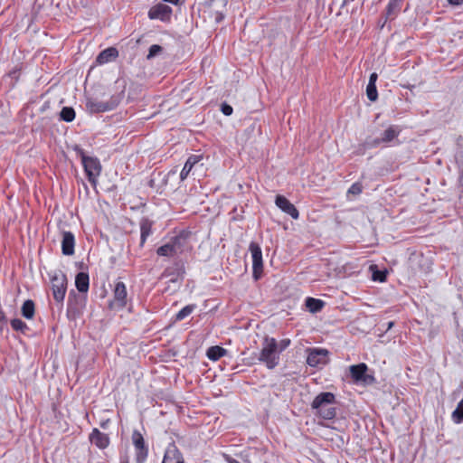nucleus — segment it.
I'll return each mask as SVG.
<instances>
[{"label": "nucleus", "instance_id": "a19ab883", "mask_svg": "<svg viewBox=\"0 0 463 463\" xmlns=\"http://www.w3.org/2000/svg\"><path fill=\"white\" fill-rule=\"evenodd\" d=\"M448 2L452 5H458L463 3V0H448Z\"/></svg>", "mask_w": 463, "mask_h": 463}, {"label": "nucleus", "instance_id": "58836bf2", "mask_svg": "<svg viewBox=\"0 0 463 463\" xmlns=\"http://www.w3.org/2000/svg\"><path fill=\"white\" fill-rule=\"evenodd\" d=\"M362 192L361 185L359 184H354L349 188L348 193L353 194H359Z\"/></svg>", "mask_w": 463, "mask_h": 463}, {"label": "nucleus", "instance_id": "393cba45", "mask_svg": "<svg viewBox=\"0 0 463 463\" xmlns=\"http://www.w3.org/2000/svg\"><path fill=\"white\" fill-rule=\"evenodd\" d=\"M152 222L147 219H143L140 222V246H143L146 238L151 234Z\"/></svg>", "mask_w": 463, "mask_h": 463}, {"label": "nucleus", "instance_id": "412c9836", "mask_svg": "<svg viewBox=\"0 0 463 463\" xmlns=\"http://www.w3.org/2000/svg\"><path fill=\"white\" fill-rule=\"evenodd\" d=\"M400 133V129L396 126H390L382 134V137L380 139H375L373 141V145H379L380 143H388L392 141L395 137H398Z\"/></svg>", "mask_w": 463, "mask_h": 463}, {"label": "nucleus", "instance_id": "ea45409f", "mask_svg": "<svg viewBox=\"0 0 463 463\" xmlns=\"http://www.w3.org/2000/svg\"><path fill=\"white\" fill-rule=\"evenodd\" d=\"M377 73L373 72L370 75V78H369V82L368 84H373V85H375V82L377 80Z\"/></svg>", "mask_w": 463, "mask_h": 463}, {"label": "nucleus", "instance_id": "f8f14e48", "mask_svg": "<svg viewBox=\"0 0 463 463\" xmlns=\"http://www.w3.org/2000/svg\"><path fill=\"white\" fill-rule=\"evenodd\" d=\"M132 441L137 450V461L141 463L147 456V448L145 445L142 434L137 430H134L132 434Z\"/></svg>", "mask_w": 463, "mask_h": 463}, {"label": "nucleus", "instance_id": "79ce46f5", "mask_svg": "<svg viewBox=\"0 0 463 463\" xmlns=\"http://www.w3.org/2000/svg\"><path fill=\"white\" fill-rule=\"evenodd\" d=\"M456 142H457V145H458V146H463V137H462V136H458V137H457Z\"/></svg>", "mask_w": 463, "mask_h": 463}, {"label": "nucleus", "instance_id": "5701e85b", "mask_svg": "<svg viewBox=\"0 0 463 463\" xmlns=\"http://www.w3.org/2000/svg\"><path fill=\"white\" fill-rule=\"evenodd\" d=\"M366 370L367 366L365 364L350 366L351 376L356 382L364 380Z\"/></svg>", "mask_w": 463, "mask_h": 463}, {"label": "nucleus", "instance_id": "de8ad7c7", "mask_svg": "<svg viewBox=\"0 0 463 463\" xmlns=\"http://www.w3.org/2000/svg\"><path fill=\"white\" fill-rule=\"evenodd\" d=\"M170 290V285L167 286V288H165V291H169Z\"/></svg>", "mask_w": 463, "mask_h": 463}, {"label": "nucleus", "instance_id": "9d476101", "mask_svg": "<svg viewBox=\"0 0 463 463\" xmlns=\"http://www.w3.org/2000/svg\"><path fill=\"white\" fill-rule=\"evenodd\" d=\"M190 236V232L183 231L178 235L170 240L176 256L191 249V245L189 243Z\"/></svg>", "mask_w": 463, "mask_h": 463}, {"label": "nucleus", "instance_id": "c756f323", "mask_svg": "<svg viewBox=\"0 0 463 463\" xmlns=\"http://www.w3.org/2000/svg\"><path fill=\"white\" fill-rule=\"evenodd\" d=\"M195 308V305H187L183 307L175 316V319L181 321L188 317Z\"/></svg>", "mask_w": 463, "mask_h": 463}, {"label": "nucleus", "instance_id": "f3484780", "mask_svg": "<svg viewBox=\"0 0 463 463\" xmlns=\"http://www.w3.org/2000/svg\"><path fill=\"white\" fill-rule=\"evenodd\" d=\"M75 239L71 232L62 233L61 250L64 255H72L74 253Z\"/></svg>", "mask_w": 463, "mask_h": 463}, {"label": "nucleus", "instance_id": "dca6fc26", "mask_svg": "<svg viewBox=\"0 0 463 463\" xmlns=\"http://www.w3.org/2000/svg\"><path fill=\"white\" fill-rule=\"evenodd\" d=\"M90 440L99 449H106L109 445V438L107 434L100 432L98 429H93L90 434Z\"/></svg>", "mask_w": 463, "mask_h": 463}, {"label": "nucleus", "instance_id": "b1692460", "mask_svg": "<svg viewBox=\"0 0 463 463\" xmlns=\"http://www.w3.org/2000/svg\"><path fill=\"white\" fill-rule=\"evenodd\" d=\"M227 354V350L222 346L214 345L207 349L206 355L212 361H217Z\"/></svg>", "mask_w": 463, "mask_h": 463}, {"label": "nucleus", "instance_id": "1a4fd4ad", "mask_svg": "<svg viewBox=\"0 0 463 463\" xmlns=\"http://www.w3.org/2000/svg\"><path fill=\"white\" fill-rule=\"evenodd\" d=\"M190 236V232L183 231L178 235L170 240L176 256L191 249V245L189 243Z\"/></svg>", "mask_w": 463, "mask_h": 463}, {"label": "nucleus", "instance_id": "f257e3e1", "mask_svg": "<svg viewBox=\"0 0 463 463\" xmlns=\"http://www.w3.org/2000/svg\"><path fill=\"white\" fill-rule=\"evenodd\" d=\"M116 87L120 90L117 95H113L109 101H99L97 99L88 98L86 100V109L90 113L106 112L115 109L120 100L124 98L126 90V80L124 79H118L115 81Z\"/></svg>", "mask_w": 463, "mask_h": 463}, {"label": "nucleus", "instance_id": "20e7f679", "mask_svg": "<svg viewBox=\"0 0 463 463\" xmlns=\"http://www.w3.org/2000/svg\"><path fill=\"white\" fill-rule=\"evenodd\" d=\"M67 278L66 275L61 271L56 270L51 276V289L52 292V296L54 300L62 306L66 290H67Z\"/></svg>", "mask_w": 463, "mask_h": 463}, {"label": "nucleus", "instance_id": "c85d7f7f", "mask_svg": "<svg viewBox=\"0 0 463 463\" xmlns=\"http://www.w3.org/2000/svg\"><path fill=\"white\" fill-rule=\"evenodd\" d=\"M60 117L65 122H71L75 118V111L71 107H63Z\"/></svg>", "mask_w": 463, "mask_h": 463}, {"label": "nucleus", "instance_id": "7c9ffc66", "mask_svg": "<svg viewBox=\"0 0 463 463\" xmlns=\"http://www.w3.org/2000/svg\"><path fill=\"white\" fill-rule=\"evenodd\" d=\"M401 2L402 0H390L386 9L388 17L395 14L400 9Z\"/></svg>", "mask_w": 463, "mask_h": 463}, {"label": "nucleus", "instance_id": "4be33fe9", "mask_svg": "<svg viewBox=\"0 0 463 463\" xmlns=\"http://www.w3.org/2000/svg\"><path fill=\"white\" fill-rule=\"evenodd\" d=\"M89 281V275L87 273H78L75 278V285L77 289L81 293L87 292L90 285Z\"/></svg>", "mask_w": 463, "mask_h": 463}, {"label": "nucleus", "instance_id": "39448f33", "mask_svg": "<svg viewBox=\"0 0 463 463\" xmlns=\"http://www.w3.org/2000/svg\"><path fill=\"white\" fill-rule=\"evenodd\" d=\"M82 165L88 180L93 185L97 184V178L100 175L101 165L97 158L82 156Z\"/></svg>", "mask_w": 463, "mask_h": 463}, {"label": "nucleus", "instance_id": "72a5a7b5", "mask_svg": "<svg viewBox=\"0 0 463 463\" xmlns=\"http://www.w3.org/2000/svg\"><path fill=\"white\" fill-rule=\"evenodd\" d=\"M11 326L13 329L21 332H24L28 328L27 325L23 320L18 318L11 320Z\"/></svg>", "mask_w": 463, "mask_h": 463}, {"label": "nucleus", "instance_id": "c9c22d12", "mask_svg": "<svg viewBox=\"0 0 463 463\" xmlns=\"http://www.w3.org/2000/svg\"><path fill=\"white\" fill-rule=\"evenodd\" d=\"M162 52V47L158 44H153L150 46L148 50V54L146 56V59L150 60L156 55H158Z\"/></svg>", "mask_w": 463, "mask_h": 463}, {"label": "nucleus", "instance_id": "f704fd0d", "mask_svg": "<svg viewBox=\"0 0 463 463\" xmlns=\"http://www.w3.org/2000/svg\"><path fill=\"white\" fill-rule=\"evenodd\" d=\"M366 95L371 101H375L378 98L376 85L368 84L366 87Z\"/></svg>", "mask_w": 463, "mask_h": 463}, {"label": "nucleus", "instance_id": "a211bd4d", "mask_svg": "<svg viewBox=\"0 0 463 463\" xmlns=\"http://www.w3.org/2000/svg\"><path fill=\"white\" fill-rule=\"evenodd\" d=\"M163 463H184L182 454L176 449L175 445H171L167 448Z\"/></svg>", "mask_w": 463, "mask_h": 463}, {"label": "nucleus", "instance_id": "2f4dec72", "mask_svg": "<svg viewBox=\"0 0 463 463\" xmlns=\"http://www.w3.org/2000/svg\"><path fill=\"white\" fill-rule=\"evenodd\" d=\"M370 269L373 270L372 278L374 281H380V282L385 281V279H386V272L385 271L378 270L376 269L375 265H372L370 267Z\"/></svg>", "mask_w": 463, "mask_h": 463}, {"label": "nucleus", "instance_id": "8fccbe9b", "mask_svg": "<svg viewBox=\"0 0 463 463\" xmlns=\"http://www.w3.org/2000/svg\"><path fill=\"white\" fill-rule=\"evenodd\" d=\"M232 463H239V462H238V461H236V460H234V461H233V462H232Z\"/></svg>", "mask_w": 463, "mask_h": 463}, {"label": "nucleus", "instance_id": "aec40b11", "mask_svg": "<svg viewBox=\"0 0 463 463\" xmlns=\"http://www.w3.org/2000/svg\"><path fill=\"white\" fill-rule=\"evenodd\" d=\"M203 159L202 155H192L188 157L186 160L181 173H180V179L184 181L187 178L189 173L193 169V167L199 163Z\"/></svg>", "mask_w": 463, "mask_h": 463}, {"label": "nucleus", "instance_id": "2eb2a0df", "mask_svg": "<svg viewBox=\"0 0 463 463\" xmlns=\"http://www.w3.org/2000/svg\"><path fill=\"white\" fill-rule=\"evenodd\" d=\"M276 205L284 213L290 215L293 219H298L299 213L293 203H291L286 197L278 195L276 197Z\"/></svg>", "mask_w": 463, "mask_h": 463}, {"label": "nucleus", "instance_id": "7ed1b4c3", "mask_svg": "<svg viewBox=\"0 0 463 463\" xmlns=\"http://www.w3.org/2000/svg\"><path fill=\"white\" fill-rule=\"evenodd\" d=\"M259 361L265 364L269 369H273L279 364V355L278 352V342L275 338L268 336L264 338L259 355Z\"/></svg>", "mask_w": 463, "mask_h": 463}, {"label": "nucleus", "instance_id": "37998d69", "mask_svg": "<svg viewBox=\"0 0 463 463\" xmlns=\"http://www.w3.org/2000/svg\"><path fill=\"white\" fill-rule=\"evenodd\" d=\"M164 1L174 4V5H177L179 3V0H164Z\"/></svg>", "mask_w": 463, "mask_h": 463}, {"label": "nucleus", "instance_id": "e433bc0d", "mask_svg": "<svg viewBox=\"0 0 463 463\" xmlns=\"http://www.w3.org/2000/svg\"><path fill=\"white\" fill-rule=\"evenodd\" d=\"M290 345V340L286 338V339H282L281 341H279L278 343V352H282L284 351L286 348L288 347V345Z\"/></svg>", "mask_w": 463, "mask_h": 463}, {"label": "nucleus", "instance_id": "c03bdc74", "mask_svg": "<svg viewBox=\"0 0 463 463\" xmlns=\"http://www.w3.org/2000/svg\"><path fill=\"white\" fill-rule=\"evenodd\" d=\"M354 0H344L342 4V7L348 5L349 3L353 2Z\"/></svg>", "mask_w": 463, "mask_h": 463}, {"label": "nucleus", "instance_id": "f03ea898", "mask_svg": "<svg viewBox=\"0 0 463 463\" xmlns=\"http://www.w3.org/2000/svg\"><path fill=\"white\" fill-rule=\"evenodd\" d=\"M335 402V394L332 392H321L312 402L311 407L316 410L320 417L326 420L333 419L336 411L333 404Z\"/></svg>", "mask_w": 463, "mask_h": 463}, {"label": "nucleus", "instance_id": "09e8293b", "mask_svg": "<svg viewBox=\"0 0 463 463\" xmlns=\"http://www.w3.org/2000/svg\"><path fill=\"white\" fill-rule=\"evenodd\" d=\"M101 427L105 428L106 427V422L101 423Z\"/></svg>", "mask_w": 463, "mask_h": 463}, {"label": "nucleus", "instance_id": "473e14b6", "mask_svg": "<svg viewBox=\"0 0 463 463\" xmlns=\"http://www.w3.org/2000/svg\"><path fill=\"white\" fill-rule=\"evenodd\" d=\"M452 418L457 423H459L463 420V400L459 402L458 407L453 411Z\"/></svg>", "mask_w": 463, "mask_h": 463}, {"label": "nucleus", "instance_id": "ddd939ff", "mask_svg": "<svg viewBox=\"0 0 463 463\" xmlns=\"http://www.w3.org/2000/svg\"><path fill=\"white\" fill-rule=\"evenodd\" d=\"M172 14V8L164 4H158L153 6L149 12L150 19H159L161 21H168Z\"/></svg>", "mask_w": 463, "mask_h": 463}, {"label": "nucleus", "instance_id": "4c0bfd02", "mask_svg": "<svg viewBox=\"0 0 463 463\" xmlns=\"http://www.w3.org/2000/svg\"><path fill=\"white\" fill-rule=\"evenodd\" d=\"M221 110L222 112L225 115V116H230L232 114V106L226 104V103H223L222 104V107H221Z\"/></svg>", "mask_w": 463, "mask_h": 463}, {"label": "nucleus", "instance_id": "bb28decb", "mask_svg": "<svg viewBox=\"0 0 463 463\" xmlns=\"http://www.w3.org/2000/svg\"><path fill=\"white\" fill-rule=\"evenodd\" d=\"M22 315L27 318L32 319L34 316V303L33 300H25L22 307Z\"/></svg>", "mask_w": 463, "mask_h": 463}, {"label": "nucleus", "instance_id": "cd10ccee", "mask_svg": "<svg viewBox=\"0 0 463 463\" xmlns=\"http://www.w3.org/2000/svg\"><path fill=\"white\" fill-rule=\"evenodd\" d=\"M156 253L158 256H163V257H175L176 256L170 241L167 243L160 246L156 250Z\"/></svg>", "mask_w": 463, "mask_h": 463}, {"label": "nucleus", "instance_id": "6ab92c4d", "mask_svg": "<svg viewBox=\"0 0 463 463\" xmlns=\"http://www.w3.org/2000/svg\"><path fill=\"white\" fill-rule=\"evenodd\" d=\"M118 56V51L115 47H109L103 50L96 58V62L105 64L114 61Z\"/></svg>", "mask_w": 463, "mask_h": 463}, {"label": "nucleus", "instance_id": "0eeeda50", "mask_svg": "<svg viewBox=\"0 0 463 463\" xmlns=\"http://www.w3.org/2000/svg\"><path fill=\"white\" fill-rule=\"evenodd\" d=\"M307 363L309 366L317 367L328 363L329 352L324 348H308Z\"/></svg>", "mask_w": 463, "mask_h": 463}, {"label": "nucleus", "instance_id": "9b49d317", "mask_svg": "<svg viewBox=\"0 0 463 463\" xmlns=\"http://www.w3.org/2000/svg\"><path fill=\"white\" fill-rule=\"evenodd\" d=\"M83 306V298L76 296L71 298L70 295L68 298L67 317L71 320L76 319L81 313Z\"/></svg>", "mask_w": 463, "mask_h": 463}, {"label": "nucleus", "instance_id": "a878e982", "mask_svg": "<svg viewBox=\"0 0 463 463\" xmlns=\"http://www.w3.org/2000/svg\"><path fill=\"white\" fill-rule=\"evenodd\" d=\"M324 301L314 298H307L306 307L311 313L319 312L324 307Z\"/></svg>", "mask_w": 463, "mask_h": 463}, {"label": "nucleus", "instance_id": "4468645a", "mask_svg": "<svg viewBox=\"0 0 463 463\" xmlns=\"http://www.w3.org/2000/svg\"><path fill=\"white\" fill-rule=\"evenodd\" d=\"M127 288L123 282H118L114 289V301L111 306L123 308L127 305Z\"/></svg>", "mask_w": 463, "mask_h": 463}, {"label": "nucleus", "instance_id": "6e6552de", "mask_svg": "<svg viewBox=\"0 0 463 463\" xmlns=\"http://www.w3.org/2000/svg\"><path fill=\"white\" fill-rule=\"evenodd\" d=\"M249 249L252 257L253 276L258 279L263 269L262 251L260 245L253 241L250 242Z\"/></svg>", "mask_w": 463, "mask_h": 463}, {"label": "nucleus", "instance_id": "a18cd8bd", "mask_svg": "<svg viewBox=\"0 0 463 463\" xmlns=\"http://www.w3.org/2000/svg\"><path fill=\"white\" fill-rule=\"evenodd\" d=\"M393 324H394V323H393L392 321L388 322V327H387V329H390V328L393 326Z\"/></svg>", "mask_w": 463, "mask_h": 463}, {"label": "nucleus", "instance_id": "423d86ee", "mask_svg": "<svg viewBox=\"0 0 463 463\" xmlns=\"http://www.w3.org/2000/svg\"><path fill=\"white\" fill-rule=\"evenodd\" d=\"M184 273V266L182 264L176 263L174 267L165 269L162 273V278H168V283L174 285L172 291H175L181 286Z\"/></svg>", "mask_w": 463, "mask_h": 463}, {"label": "nucleus", "instance_id": "49530a36", "mask_svg": "<svg viewBox=\"0 0 463 463\" xmlns=\"http://www.w3.org/2000/svg\"><path fill=\"white\" fill-rule=\"evenodd\" d=\"M121 463H129L128 458H122Z\"/></svg>", "mask_w": 463, "mask_h": 463}]
</instances>
